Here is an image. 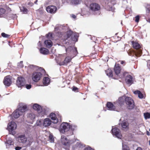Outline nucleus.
Returning a JSON list of instances; mask_svg holds the SVG:
<instances>
[{"instance_id": "obj_1", "label": "nucleus", "mask_w": 150, "mask_h": 150, "mask_svg": "<svg viewBox=\"0 0 150 150\" xmlns=\"http://www.w3.org/2000/svg\"><path fill=\"white\" fill-rule=\"evenodd\" d=\"M125 99V103L128 108L129 109H132L134 108V105L133 100L130 97H126L125 98L124 96L119 98L118 101L120 104H122V102L124 101Z\"/></svg>"}, {"instance_id": "obj_2", "label": "nucleus", "mask_w": 150, "mask_h": 150, "mask_svg": "<svg viewBox=\"0 0 150 150\" xmlns=\"http://www.w3.org/2000/svg\"><path fill=\"white\" fill-rule=\"evenodd\" d=\"M27 109V106L24 105L22 107H20L18 109L16 110L12 114V116L15 118L18 117L21 115L23 114Z\"/></svg>"}, {"instance_id": "obj_3", "label": "nucleus", "mask_w": 150, "mask_h": 150, "mask_svg": "<svg viewBox=\"0 0 150 150\" xmlns=\"http://www.w3.org/2000/svg\"><path fill=\"white\" fill-rule=\"evenodd\" d=\"M133 47L137 50L134 52L135 55L137 57H139L141 55L142 50L140 45L138 42L134 41L132 42Z\"/></svg>"}, {"instance_id": "obj_4", "label": "nucleus", "mask_w": 150, "mask_h": 150, "mask_svg": "<svg viewBox=\"0 0 150 150\" xmlns=\"http://www.w3.org/2000/svg\"><path fill=\"white\" fill-rule=\"evenodd\" d=\"M61 142L62 144L64 146V148L66 149H68L70 145L74 143L72 141H69L64 136L61 137Z\"/></svg>"}, {"instance_id": "obj_5", "label": "nucleus", "mask_w": 150, "mask_h": 150, "mask_svg": "<svg viewBox=\"0 0 150 150\" xmlns=\"http://www.w3.org/2000/svg\"><path fill=\"white\" fill-rule=\"evenodd\" d=\"M67 36L64 39L65 40L67 39L71 35V39L72 40L75 42L77 41V39L79 37V34L76 33H73L71 30H69L67 32Z\"/></svg>"}, {"instance_id": "obj_6", "label": "nucleus", "mask_w": 150, "mask_h": 150, "mask_svg": "<svg viewBox=\"0 0 150 150\" xmlns=\"http://www.w3.org/2000/svg\"><path fill=\"white\" fill-rule=\"evenodd\" d=\"M70 127L69 124L67 122H63L60 125L59 130L62 133L68 131Z\"/></svg>"}, {"instance_id": "obj_7", "label": "nucleus", "mask_w": 150, "mask_h": 150, "mask_svg": "<svg viewBox=\"0 0 150 150\" xmlns=\"http://www.w3.org/2000/svg\"><path fill=\"white\" fill-rule=\"evenodd\" d=\"M25 83V79L22 77L18 78L16 82V85L18 88H21L24 86Z\"/></svg>"}, {"instance_id": "obj_8", "label": "nucleus", "mask_w": 150, "mask_h": 150, "mask_svg": "<svg viewBox=\"0 0 150 150\" xmlns=\"http://www.w3.org/2000/svg\"><path fill=\"white\" fill-rule=\"evenodd\" d=\"M42 74L39 72H35L33 73L32 76V79L33 81L37 82L39 81L42 77Z\"/></svg>"}, {"instance_id": "obj_9", "label": "nucleus", "mask_w": 150, "mask_h": 150, "mask_svg": "<svg viewBox=\"0 0 150 150\" xmlns=\"http://www.w3.org/2000/svg\"><path fill=\"white\" fill-rule=\"evenodd\" d=\"M112 134L115 135L116 137L119 139H121L122 137V135L120 133V130L116 127L113 128L112 129Z\"/></svg>"}, {"instance_id": "obj_10", "label": "nucleus", "mask_w": 150, "mask_h": 150, "mask_svg": "<svg viewBox=\"0 0 150 150\" xmlns=\"http://www.w3.org/2000/svg\"><path fill=\"white\" fill-rule=\"evenodd\" d=\"M17 128V125L14 122H11L8 125V129L9 132H11Z\"/></svg>"}, {"instance_id": "obj_11", "label": "nucleus", "mask_w": 150, "mask_h": 150, "mask_svg": "<svg viewBox=\"0 0 150 150\" xmlns=\"http://www.w3.org/2000/svg\"><path fill=\"white\" fill-rule=\"evenodd\" d=\"M90 8L92 11H95L99 10L100 9V6L96 3H93L90 5Z\"/></svg>"}, {"instance_id": "obj_12", "label": "nucleus", "mask_w": 150, "mask_h": 150, "mask_svg": "<svg viewBox=\"0 0 150 150\" xmlns=\"http://www.w3.org/2000/svg\"><path fill=\"white\" fill-rule=\"evenodd\" d=\"M71 59L69 57H66L64 61H62L60 59L57 62V64L59 65H67L68 63L71 60Z\"/></svg>"}, {"instance_id": "obj_13", "label": "nucleus", "mask_w": 150, "mask_h": 150, "mask_svg": "<svg viewBox=\"0 0 150 150\" xmlns=\"http://www.w3.org/2000/svg\"><path fill=\"white\" fill-rule=\"evenodd\" d=\"M47 11L51 13H54L56 10V7L54 6H50L47 7L46 8Z\"/></svg>"}, {"instance_id": "obj_14", "label": "nucleus", "mask_w": 150, "mask_h": 150, "mask_svg": "<svg viewBox=\"0 0 150 150\" xmlns=\"http://www.w3.org/2000/svg\"><path fill=\"white\" fill-rule=\"evenodd\" d=\"M66 50L67 52H70L71 53L74 54V55L73 57H74L77 53V50L76 48L71 46L67 48H66Z\"/></svg>"}, {"instance_id": "obj_15", "label": "nucleus", "mask_w": 150, "mask_h": 150, "mask_svg": "<svg viewBox=\"0 0 150 150\" xmlns=\"http://www.w3.org/2000/svg\"><path fill=\"white\" fill-rule=\"evenodd\" d=\"M4 84L7 86H9L11 83V80L9 76H6L4 81Z\"/></svg>"}, {"instance_id": "obj_16", "label": "nucleus", "mask_w": 150, "mask_h": 150, "mask_svg": "<svg viewBox=\"0 0 150 150\" xmlns=\"http://www.w3.org/2000/svg\"><path fill=\"white\" fill-rule=\"evenodd\" d=\"M17 140L20 142L25 143L27 141V139L24 135L19 136L17 138Z\"/></svg>"}, {"instance_id": "obj_17", "label": "nucleus", "mask_w": 150, "mask_h": 150, "mask_svg": "<svg viewBox=\"0 0 150 150\" xmlns=\"http://www.w3.org/2000/svg\"><path fill=\"white\" fill-rule=\"evenodd\" d=\"M51 124V120L48 118H46L44 120L43 125L44 127H47L50 125Z\"/></svg>"}, {"instance_id": "obj_18", "label": "nucleus", "mask_w": 150, "mask_h": 150, "mask_svg": "<svg viewBox=\"0 0 150 150\" xmlns=\"http://www.w3.org/2000/svg\"><path fill=\"white\" fill-rule=\"evenodd\" d=\"M27 117L28 119L30 120L29 122L30 123H33V122L35 120V115L33 113L28 114Z\"/></svg>"}, {"instance_id": "obj_19", "label": "nucleus", "mask_w": 150, "mask_h": 150, "mask_svg": "<svg viewBox=\"0 0 150 150\" xmlns=\"http://www.w3.org/2000/svg\"><path fill=\"white\" fill-rule=\"evenodd\" d=\"M114 71L117 75H118L120 72L121 68L118 64H115L114 68Z\"/></svg>"}, {"instance_id": "obj_20", "label": "nucleus", "mask_w": 150, "mask_h": 150, "mask_svg": "<svg viewBox=\"0 0 150 150\" xmlns=\"http://www.w3.org/2000/svg\"><path fill=\"white\" fill-rule=\"evenodd\" d=\"M33 109L37 110L39 113L42 112V108L41 106L37 104H35L33 106Z\"/></svg>"}, {"instance_id": "obj_21", "label": "nucleus", "mask_w": 150, "mask_h": 150, "mask_svg": "<svg viewBox=\"0 0 150 150\" xmlns=\"http://www.w3.org/2000/svg\"><path fill=\"white\" fill-rule=\"evenodd\" d=\"M50 117L53 120L52 122L54 123H57L58 122V119L57 118L56 115L54 113H52L50 115Z\"/></svg>"}, {"instance_id": "obj_22", "label": "nucleus", "mask_w": 150, "mask_h": 150, "mask_svg": "<svg viewBox=\"0 0 150 150\" xmlns=\"http://www.w3.org/2000/svg\"><path fill=\"white\" fill-rule=\"evenodd\" d=\"M107 106L108 109L110 110H115V107L110 102H108L107 104Z\"/></svg>"}, {"instance_id": "obj_23", "label": "nucleus", "mask_w": 150, "mask_h": 150, "mask_svg": "<svg viewBox=\"0 0 150 150\" xmlns=\"http://www.w3.org/2000/svg\"><path fill=\"white\" fill-rule=\"evenodd\" d=\"M132 77L130 75H128L126 78V81L127 84H131L132 82Z\"/></svg>"}, {"instance_id": "obj_24", "label": "nucleus", "mask_w": 150, "mask_h": 150, "mask_svg": "<svg viewBox=\"0 0 150 150\" xmlns=\"http://www.w3.org/2000/svg\"><path fill=\"white\" fill-rule=\"evenodd\" d=\"M40 51L41 53L43 54H47L49 53V50L45 48H41L40 49Z\"/></svg>"}, {"instance_id": "obj_25", "label": "nucleus", "mask_w": 150, "mask_h": 150, "mask_svg": "<svg viewBox=\"0 0 150 150\" xmlns=\"http://www.w3.org/2000/svg\"><path fill=\"white\" fill-rule=\"evenodd\" d=\"M6 10L0 7V17H4L5 16Z\"/></svg>"}, {"instance_id": "obj_26", "label": "nucleus", "mask_w": 150, "mask_h": 150, "mask_svg": "<svg viewBox=\"0 0 150 150\" xmlns=\"http://www.w3.org/2000/svg\"><path fill=\"white\" fill-rule=\"evenodd\" d=\"M44 43L48 47H50L52 46V43L50 40H46L45 41Z\"/></svg>"}, {"instance_id": "obj_27", "label": "nucleus", "mask_w": 150, "mask_h": 150, "mask_svg": "<svg viewBox=\"0 0 150 150\" xmlns=\"http://www.w3.org/2000/svg\"><path fill=\"white\" fill-rule=\"evenodd\" d=\"M134 94L138 95V97L140 98H143L144 96L139 91H135L133 92Z\"/></svg>"}, {"instance_id": "obj_28", "label": "nucleus", "mask_w": 150, "mask_h": 150, "mask_svg": "<svg viewBox=\"0 0 150 150\" xmlns=\"http://www.w3.org/2000/svg\"><path fill=\"white\" fill-rule=\"evenodd\" d=\"M50 79L48 77H44L43 79V83L44 85H48L50 82Z\"/></svg>"}, {"instance_id": "obj_29", "label": "nucleus", "mask_w": 150, "mask_h": 150, "mask_svg": "<svg viewBox=\"0 0 150 150\" xmlns=\"http://www.w3.org/2000/svg\"><path fill=\"white\" fill-rule=\"evenodd\" d=\"M129 125V124L127 122H123L121 123V126L123 128H127Z\"/></svg>"}, {"instance_id": "obj_30", "label": "nucleus", "mask_w": 150, "mask_h": 150, "mask_svg": "<svg viewBox=\"0 0 150 150\" xmlns=\"http://www.w3.org/2000/svg\"><path fill=\"white\" fill-rule=\"evenodd\" d=\"M105 72L107 76L109 77H112L113 76L112 71L110 69H108L105 71Z\"/></svg>"}, {"instance_id": "obj_31", "label": "nucleus", "mask_w": 150, "mask_h": 150, "mask_svg": "<svg viewBox=\"0 0 150 150\" xmlns=\"http://www.w3.org/2000/svg\"><path fill=\"white\" fill-rule=\"evenodd\" d=\"M82 0H71V2L73 4L77 5L80 4Z\"/></svg>"}, {"instance_id": "obj_32", "label": "nucleus", "mask_w": 150, "mask_h": 150, "mask_svg": "<svg viewBox=\"0 0 150 150\" xmlns=\"http://www.w3.org/2000/svg\"><path fill=\"white\" fill-rule=\"evenodd\" d=\"M13 142L11 139H10L7 141L6 146L8 147L9 145L13 144Z\"/></svg>"}, {"instance_id": "obj_33", "label": "nucleus", "mask_w": 150, "mask_h": 150, "mask_svg": "<svg viewBox=\"0 0 150 150\" xmlns=\"http://www.w3.org/2000/svg\"><path fill=\"white\" fill-rule=\"evenodd\" d=\"M21 10L24 13H27L28 12V10L25 7H23L21 8Z\"/></svg>"}, {"instance_id": "obj_34", "label": "nucleus", "mask_w": 150, "mask_h": 150, "mask_svg": "<svg viewBox=\"0 0 150 150\" xmlns=\"http://www.w3.org/2000/svg\"><path fill=\"white\" fill-rule=\"evenodd\" d=\"M49 139L51 142H53L54 141V139L53 135L50 134L49 136Z\"/></svg>"}, {"instance_id": "obj_35", "label": "nucleus", "mask_w": 150, "mask_h": 150, "mask_svg": "<svg viewBox=\"0 0 150 150\" xmlns=\"http://www.w3.org/2000/svg\"><path fill=\"white\" fill-rule=\"evenodd\" d=\"M144 115L145 119H147L150 118V114L148 112L144 113Z\"/></svg>"}, {"instance_id": "obj_36", "label": "nucleus", "mask_w": 150, "mask_h": 150, "mask_svg": "<svg viewBox=\"0 0 150 150\" xmlns=\"http://www.w3.org/2000/svg\"><path fill=\"white\" fill-rule=\"evenodd\" d=\"M122 150H129L127 147V146L124 143H122Z\"/></svg>"}, {"instance_id": "obj_37", "label": "nucleus", "mask_w": 150, "mask_h": 150, "mask_svg": "<svg viewBox=\"0 0 150 150\" xmlns=\"http://www.w3.org/2000/svg\"><path fill=\"white\" fill-rule=\"evenodd\" d=\"M1 35L4 38H8L10 36V35L5 33H1Z\"/></svg>"}, {"instance_id": "obj_38", "label": "nucleus", "mask_w": 150, "mask_h": 150, "mask_svg": "<svg viewBox=\"0 0 150 150\" xmlns=\"http://www.w3.org/2000/svg\"><path fill=\"white\" fill-rule=\"evenodd\" d=\"M47 38L48 39H52V33H49L48 34L46 35Z\"/></svg>"}, {"instance_id": "obj_39", "label": "nucleus", "mask_w": 150, "mask_h": 150, "mask_svg": "<svg viewBox=\"0 0 150 150\" xmlns=\"http://www.w3.org/2000/svg\"><path fill=\"white\" fill-rule=\"evenodd\" d=\"M42 124L41 121L40 120H37L36 123V125L37 126H40Z\"/></svg>"}, {"instance_id": "obj_40", "label": "nucleus", "mask_w": 150, "mask_h": 150, "mask_svg": "<svg viewBox=\"0 0 150 150\" xmlns=\"http://www.w3.org/2000/svg\"><path fill=\"white\" fill-rule=\"evenodd\" d=\"M18 66L19 68H22L23 67V61H21L19 63H18Z\"/></svg>"}, {"instance_id": "obj_41", "label": "nucleus", "mask_w": 150, "mask_h": 150, "mask_svg": "<svg viewBox=\"0 0 150 150\" xmlns=\"http://www.w3.org/2000/svg\"><path fill=\"white\" fill-rule=\"evenodd\" d=\"M135 21L137 22H138L139 21V16L138 15L136 16L135 17Z\"/></svg>"}, {"instance_id": "obj_42", "label": "nucleus", "mask_w": 150, "mask_h": 150, "mask_svg": "<svg viewBox=\"0 0 150 150\" xmlns=\"http://www.w3.org/2000/svg\"><path fill=\"white\" fill-rule=\"evenodd\" d=\"M70 129H71L72 130H74L76 127V126L74 125H70Z\"/></svg>"}, {"instance_id": "obj_43", "label": "nucleus", "mask_w": 150, "mask_h": 150, "mask_svg": "<svg viewBox=\"0 0 150 150\" xmlns=\"http://www.w3.org/2000/svg\"><path fill=\"white\" fill-rule=\"evenodd\" d=\"M25 87L27 89H30L31 87V85L30 84H26L25 85Z\"/></svg>"}, {"instance_id": "obj_44", "label": "nucleus", "mask_w": 150, "mask_h": 150, "mask_svg": "<svg viewBox=\"0 0 150 150\" xmlns=\"http://www.w3.org/2000/svg\"><path fill=\"white\" fill-rule=\"evenodd\" d=\"M147 66L149 69H150V60H149L147 63Z\"/></svg>"}, {"instance_id": "obj_45", "label": "nucleus", "mask_w": 150, "mask_h": 150, "mask_svg": "<svg viewBox=\"0 0 150 150\" xmlns=\"http://www.w3.org/2000/svg\"><path fill=\"white\" fill-rule=\"evenodd\" d=\"M85 150H94L93 149L91 148V147H90L89 146H88V147H86L85 149Z\"/></svg>"}, {"instance_id": "obj_46", "label": "nucleus", "mask_w": 150, "mask_h": 150, "mask_svg": "<svg viewBox=\"0 0 150 150\" xmlns=\"http://www.w3.org/2000/svg\"><path fill=\"white\" fill-rule=\"evenodd\" d=\"M21 147L17 146L15 148L16 150H19L21 149Z\"/></svg>"}, {"instance_id": "obj_47", "label": "nucleus", "mask_w": 150, "mask_h": 150, "mask_svg": "<svg viewBox=\"0 0 150 150\" xmlns=\"http://www.w3.org/2000/svg\"><path fill=\"white\" fill-rule=\"evenodd\" d=\"M31 66L34 69H37V68H38V67L32 65Z\"/></svg>"}, {"instance_id": "obj_48", "label": "nucleus", "mask_w": 150, "mask_h": 150, "mask_svg": "<svg viewBox=\"0 0 150 150\" xmlns=\"http://www.w3.org/2000/svg\"><path fill=\"white\" fill-rule=\"evenodd\" d=\"M78 89L77 88L75 87H74L73 88V90L74 91H76Z\"/></svg>"}, {"instance_id": "obj_49", "label": "nucleus", "mask_w": 150, "mask_h": 150, "mask_svg": "<svg viewBox=\"0 0 150 150\" xmlns=\"http://www.w3.org/2000/svg\"><path fill=\"white\" fill-rule=\"evenodd\" d=\"M119 62H120V63L122 64H124L125 63V62L123 61H119Z\"/></svg>"}, {"instance_id": "obj_50", "label": "nucleus", "mask_w": 150, "mask_h": 150, "mask_svg": "<svg viewBox=\"0 0 150 150\" xmlns=\"http://www.w3.org/2000/svg\"><path fill=\"white\" fill-rule=\"evenodd\" d=\"M71 17L74 18H75L76 17V16H75V15L73 14L71 15Z\"/></svg>"}, {"instance_id": "obj_51", "label": "nucleus", "mask_w": 150, "mask_h": 150, "mask_svg": "<svg viewBox=\"0 0 150 150\" xmlns=\"http://www.w3.org/2000/svg\"><path fill=\"white\" fill-rule=\"evenodd\" d=\"M136 150H142L141 148H140V147H138L137 148V149Z\"/></svg>"}, {"instance_id": "obj_52", "label": "nucleus", "mask_w": 150, "mask_h": 150, "mask_svg": "<svg viewBox=\"0 0 150 150\" xmlns=\"http://www.w3.org/2000/svg\"><path fill=\"white\" fill-rule=\"evenodd\" d=\"M41 42H40V41H39V42L38 43V45H40V46H41Z\"/></svg>"}, {"instance_id": "obj_53", "label": "nucleus", "mask_w": 150, "mask_h": 150, "mask_svg": "<svg viewBox=\"0 0 150 150\" xmlns=\"http://www.w3.org/2000/svg\"><path fill=\"white\" fill-rule=\"evenodd\" d=\"M38 2V1L37 0H36L35 1V2H34V3L35 4H37V2Z\"/></svg>"}, {"instance_id": "obj_54", "label": "nucleus", "mask_w": 150, "mask_h": 150, "mask_svg": "<svg viewBox=\"0 0 150 150\" xmlns=\"http://www.w3.org/2000/svg\"><path fill=\"white\" fill-rule=\"evenodd\" d=\"M148 22H149V23H150V19H149L148 20Z\"/></svg>"}, {"instance_id": "obj_55", "label": "nucleus", "mask_w": 150, "mask_h": 150, "mask_svg": "<svg viewBox=\"0 0 150 150\" xmlns=\"http://www.w3.org/2000/svg\"><path fill=\"white\" fill-rule=\"evenodd\" d=\"M31 4V5H32L33 4V3H29V4Z\"/></svg>"}, {"instance_id": "obj_56", "label": "nucleus", "mask_w": 150, "mask_h": 150, "mask_svg": "<svg viewBox=\"0 0 150 150\" xmlns=\"http://www.w3.org/2000/svg\"><path fill=\"white\" fill-rule=\"evenodd\" d=\"M149 144L150 145V140L149 141Z\"/></svg>"}, {"instance_id": "obj_57", "label": "nucleus", "mask_w": 150, "mask_h": 150, "mask_svg": "<svg viewBox=\"0 0 150 150\" xmlns=\"http://www.w3.org/2000/svg\"><path fill=\"white\" fill-rule=\"evenodd\" d=\"M129 55H131V54H129Z\"/></svg>"}, {"instance_id": "obj_58", "label": "nucleus", "mask_w": 150, "mask_h": 150, "mask_svg": "<svg viewBox=\"0 0 150 150\" xmlns=\"http://www.w3.org/2000/svg\"><path fill=\"white\" fill-rule=\"evenodd\" d=\"M149 131H150V129H149Z\"/></svg>"}]
</instances>
